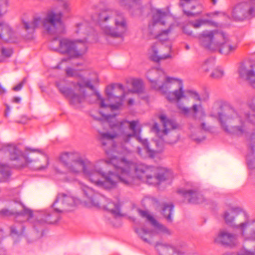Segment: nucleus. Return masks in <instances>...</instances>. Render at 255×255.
<instances>
[{
	"label": "nucleus",
	"instance_id": "f257e3e1",
	"mask_svg": "<svg viewBox=\"0 0 255 255\" xmlns=\"http://www.w3.org/2000/svg\"><path fill=\"white\" fill-rule=\"evenodd\" d=\"M104 160L97 161L89 181L95 185L106 189L115 188L119 182L127 185L133 183L135 177L146 182L148 184L157 185L166 179L163 171L159 168L148 166L142 163L135 164L125 158L119 159L113 156L106 162L112 164L115 172H105L101 166Z\"/></svg>",
	"mask_w": 255,
	"mask_h": 255
},
{
	"label": "nucleus",
	"instance_id": "f03ea898",
	"mask_svg": "<svg viewBox=\"0 0 255 255\" xmlns=\"http://www.w3.org/2000/svg\"><path fill=\"white\" fill-rule=\"evenodd\" d=\"M151 87L160 92L171 103H176L181 114H192L195 121H202L206 117L202 105L204 99L193 90L184 89L183 81L179 78L168 76L161 69L153 68L146 75Z\"/></svg>",
	"mask_w": 255,
	"mask_h": 255
},
{
	"label": "nucleus",
	"instance_id": "7ed1b4c3",
	"mask_svg": "<svg viewBox=\"0 0 255 255\" xmlns=\"http://www.w3.org/2000/svg\"><path fill=\"white\" fill-rule=\"evenodd\" d=\"M101 113L103 117L108 120H111L109 122V125L112 131L100 133L101 140L103 144H106L105 140H112L120 136V142L113 147V150L119 154L126 155L131 152V141L133 138H136L143 146V149L140 147L137 149L138 154L141 156L145 157L148 155L153 157L155 152L159 151L160 149H151L147 140L141 137V129L137 127L138 121L129 122L124 120L118 122L116 120L115 116L104 114L103 111H101Z\"/></svg>",
	"mask_w": 255,
	"mask_h": 255
},
{
	"label": "nucleus",
	"instance_id": "20e7f679",
	"mask_svg": "<svg viewBox=\"0 0 255 255\" xmlns=\"http://www.w3.org/2000/svg\"><path fill=\"white\" fill-rule=\"evenodd\" d=\"M211 117L218 118L222 128L230 133L241 135L250 132L255 125V115H251L243 109L236 110L229 107L217 113H212Z\"/></svg>",
	"mask_w": 255,
	"mask_h": 255
},
{
	"label": "nucleus",
	"instance_id": "39448f33",
	"mask_svg": "<svg viewBox=\"0 0 255 255\" xmlns=\"http://www.w3.org/2000/svg\"><path fill=\"white\" fill-rule=\"evenodd\" d=\"M92 30L87 22L78 23L76 27L75 33L82 37V39L72 40L67 38H55L50 42L49 48L53 51L67 54L72 57H81L86 52L87 36Z\"/></svg>",
	"mask_w": 255,
	"mask_h": 255
},
{
	"label": "nucleus",
	"instance_id": "423d86ee",
	"mask_svg": "<svg viewBox=\"0 0 255 255\" xmlns=\"http://www.w3.org/2000/svg\"><path fill=\"white\" fill-rule=\"evenodd\" d=\"M98 20L101 33L107 40L122 38L128 29L127 20L123 14L114 9L102 10L99 13Z\"/></svg>",
	"mask_w": 255,
	"mask_h": 255
},
{
	"label": "nucleus",
	"instance_id": "0eeeda50",
	"mask_svg": "<svg viewBox=\"0 0 255 255\" xmlns=\"http://www.w3.org/2000/svg\"><path fill=\"white\" fill-rule=\"evenodd\" d=\"M223 217L226 223L237 230L244 240L255 241V219H250L241 208L232 207Z\"/></svg>",
	"mask_w": 255,
	"mask_h": 255
},
{
	"label": "nucleus",
	"instance_id": "6e6552de",
	"mask_svg": "<svg viewBox=\"0 0 255 255\" xmlns=\"http://www.w3.org/2000/svg\"><path fill=\"white\" fill-rule=\"evenodd\" d=\"M59 159L68 172L74 175L82 173L88 181L92 179V175L97 162H92L88 158L81 156L77 152L62 153L59 156Z\"/></svg>",
	"mask_w": 255,
	"mask_h": 255
},
{
	"label": "nucleus",
	"instance_id": "1a4fd4ad",
	"mask_svg": "<svg viewBox=\"0 0 255 255\" xmlns=\"http://www.w3.org/2000/svg\"><path fill=\"white\" fill-rule=\"evenodd\" d=\"M59 92L69 100L70 104L76 109H81L85 102V88L94 89L91 81L86 78L80 77L77 83H68L65 80L56 82Z\"/></svg>",
	"mask_w": 255,
	"mask_h": 255
},
{
	"label": "nucleus",
	"instance_id": "9d476101",
	"mask_svg": "<svg viewBox=\"0 0 255 255\" xmlns=\"http://www.w3.org/2000/svg\"><path fill=\"white\" fill-rule=\"evenodd\" d=\"M8 153L11 160L15 161L14 165L17 167L28 166L35 170H44L49 164L48 158L41 156L40 158H34L32 155L23 153L14 144H6L2 146L0 149V156Z\"/></svg>",
	"mask_w": 255,
	"mask_h": 255
},
{
	"label": "nucleus",
	"instance_id": "9b49d317",
	"mask_svg": "<svg viewBox=\"0 0 255 255\" xmlns=\"http://www.w3.org/2000/svg\"><path fill=\"white\" fill-rule=\"evenodd\" d=\"M62 15L60 12L56 13L53 10H49L43 19L35 17L30 22H23V25L24 29L29 33H32L35 29L43 26L49 33L53 34L61 31L58 29V27H63L61 21Z\"/></svg>",
	"mask_w": 255,
	"mask_h": 255
},
{
	"label": "nucleus",
	"instance_id": "f8f14e48",
	"mask_svg": "<svg viewBox=\"0 0 255 255\" xmlns=\"http://www.w3.org/2000/svg\"><path fill=\"white\" fill-rule=\"evenodd\" d=\"M106 93L107 97L106 100H103L98 93H94L92 96L100 101L101 108L109 109L111 111L118 109L126 96L124 86L120 84L108 86L106 89Z\"/></svg>",
	"mask_w": 255,
	"mask_h": 255
},
{
	"label": "nucleus",
	"instance_id": "ddd939ff",
	"mask_svg": "<svg viewBox=\"0 0 255 255\" xmlns=\"http://www.w3.org/2000/svg\"><path fill=\"white\" fill-rule=\"evenodd\" d=\"M80 188L87 202L95 206H103L115 216L121 215L120 204L119 201H110L106 197L96 192L93 188L85 184L81 183Z\"/></svg>",
	"mask_w": 255,
	"mask_h": 255
},
{
	"label": "nucleus",
	"instance_id": "4468645a",
	"mask_svg": "<svg viewBox=\"0 0 255 255\" xmlns=\"http://www.w3.org/2000/svg\"><path fill=\"white\" fill-rule=\"evenodd\" d=\"M173 18L169 13L162 11L161 10H157L153 15V24L152 26L156 28H160V26H168V28L162 31L157 35V38L161 42L166 41L168 39V36L173 29Z\"/></svg>",
	"mask_w": 255,
	"mask_h": 255
},
{
	"label": "nucleus",
	"instance_id": "2eb2a0df",
	"mask_svg": "<svg viewBox=\"0 0 255 255\" xmlns=\"http://www.w3.org/2000/svg\"><path fill=\"white\" fill-rule=\"evenodd\" d=\"M198 37L203 47L212 51L216 50L217 44L221 43V39L225 38L223 32L208 30L202 32Z\"/></svg>",
	"mask_w": 255,
	"mask_h": 255
},
{
	"label": "nucleus",
	"instance_id": "dca6fc26",
	"mask_svg": "<svg viewBox=\"0 0 255 255\" xmlns=\"http://www.w3.org/2000/svg\"><path fill=\"white\" fill-rule=\"evenodd\" d=\"M171 42L168 41L166 45L163 43H156L153 45L149 52L150 59L155 62H159L172 58Z\"/></svg>",
	"mask_w": 255,
	"mask_h": 255
},
{
	"label": "nucleus",
	"instance_id": "f3484780",
	"mask_svg": "<svg viewBox=\"0 0 255 255\" xmlns=\"http://www.w3.org/2000/svg\"><path fill=\"white\" fill-rule=\"evenodd\" d=\"M78 201L73 197L63 194H59L52 206L58 212L70 211L77 203Z\"/></svg>",
	"mask_w": 255,
	"mask_h": 255
},
{
	"label": "nucleus",
	"instance_id": "a211bd4d",
	"mask_svg": "<svg viewBox=\"0 0 255 255\" xmlns=\"http://www.w3.org/2000/svg\"><path fill=\"white\" fill-rule=\"evenodd\" d=\"M214 241L231 247L235 246L238 244V235L223 229L219 232Z\"/></svg>",
	"mask_w": 255,
	"mask_h": 255
},
{
	"label": "nucleus",
	"instance_id": "6ab92c4d",
	"mask_svg": "<svg viewBox=\"0 0 255 255\" xmlns=\"http://www.w3.org/2000/svg\"><path fill=\"white\" fill-rule=\"evenodd\" d=\"M21 210L17 211L16 210H9L7 209H3L0 210V215L3 216H9L11 215H14L15 221L21 222L22 221L29 220L32 217V211L26 208L21 204H19Z\"/></svg>",
	"mask_w": 255,
	"mask_h": 255
},
{
	"label": "nucleus",
	"instance_id": "aec40b11",
	"mask_svg": "<svg viewBox=\"0 0 255 255\" xmlns=\"http://www.w3.org/2000/svg\"><path fill=\"white\" fill-rule=\"evenodd\" d=\"M254 9L246 2L241 3L237 4L233 9V17L238 20H242L245 18L252 15Z\"/></svg>",
	"mask_w": 255,
	"mask_h": 255
},
{
	"label": "nucleus",
	"instance_id": "412c9836",
	"mask_svg": "<svg viewBox=\"0 0 255 255\" xmlns=\"http://www.w3.org/2000/svg\"><path fill=\"white\" fill-rule=\"evenodd\" d=\"M156 250L160 255H183L184 252L179 248L169 244H157Z\"/></svg>",
	"mask_w": 255,
	"mask_h": 255
},
{
	"label": "nucleus",
	"instance_id": "4be33fe9",
	"mask_svg": "<svg viewBox=\"0 0 255 255\" xmlns=\"http://www.w3.org/2000/svg\"><path fill=\"white\" fill-rule=\"evenodd\" d=\"M239 74L241 78L248 81L255 89V65L247 67L242 65L239 69Z\"/></svg>",
	"mask_w": 255,
	"mask_h": 255
},
{
	"label": "nucleus",
	"instance_id": "5701e85b",
	"mask_svg": "<svg viewBox=\"0 0 255 255\" xmlns=\"http://www.w3.org/2000/svg\"><path fill=\"white\" fill-rule=\"evenodd\" d=\"M178 192L187 199L188 202L190 203H200L204 200L203 196L197 193L195 190L183 188L179 189Z\"/></svg>",
	"mask_w": 255,
	"mask_h": 255
},
{
	"label": "nucleus",
	"instance_id": "b1692460",
	"mask_svg": "<svg viewBox=\"0 0 255 255\" xmlns=\"http://www.w3.org/2000/svg\"><path fill=\"white\" fill-rule=\"evenodd\" d=\"M138 212L141 217L146 218L150 222L154 227L156 232L170 234L169 230L166 227L159 224L152 216L148 214L147 211L139 210Z\"/></svg>",
	"mask_w": 255,
	"mask_h": 255
},
{
	"label": "nucleus",
	"instance_id": "393cba45",
	"mask_svg": "<svg viewBox=\"0 0 255 255\" xmlns=\"http://www.w3.org/2000/svg\"><path fill=\"white\" fill-rule=\"evenodd\" d=\"M225 37L224 39H221V43L217 44L216 49H219L221 53L226 55L234 51L237 48V46L231 43L228 36L225 33Z\"/></svg>",
	"mask_w": 255,
	"mask_h": 255
},
{
	"label": "nucleus",
	"instance_id": "a878e982",
	"mask_svg": "<svg viewBox=\"0 0 255 255\" xmlns=\"http://www.w3.org/2000/svg\"><path fill=\"white\" fill-rule=\"evenodd\" d=\"M159 119L164 127V129L162 131L163 134H167L169 131L175 129L178 127L177 124L174 120L167 118L164 115H161L159 116Z\"/></svg>",
	"mask_w": 255,
	"mask_h": 255
},
{
	"label": "nucleus",
	"instance_id": "bb28decb",
	"mask_svg": "<svg viewBox=\"0 0 255 255\" xmlns=\"http://www.w3.org/2000/svg\"><path fill=\"white\" fill-rule=\"evenodd\" d=\"M135 231L144 242L149 244H152V237L154 234V231L148 230L144 227L136 229Z\"/></svg>",
	"mask_w": 255,
	"mask_h": 255
},
{
	"label": "nucleus",
	"instance_id": "cd10ccee",
	"mask_svg": "<svg viewBox=\"0 0 255 255\" xmlns=\"http://www.w3.org/2000/svg\"><path fill=\"white\" fill-rule=\"evenodd\" d=\"M58 220V216L55 213H50L49 212H46L43 213L42 216L40 217L37 222L40 224L47 223L54 224Z\"/></svg>",
	"mask_w": 255,
	"mask_h": 255
},
{
	"label": "nucleus",
	"instance_id": "c85d7f7f",
	"mask_svg": "<svg viewBox=\"0 0 255 255\" xmlns=\"http://www.w3.org/2000/svg\"><path fill=\"white\" fill-rule=\"evenodd\" d=\"M13 32L9 25L5 22H0V38L7 41L11 39Z\"/></svg>",
	"mask_w": 255,
	"mask_h": 255
},
{
	"label": "nucleus",
	"instance_id": "c756f323",
	"mask_svg": "<svg viewBox=\"0 0 255 255\" xmlns=\"http://www.w3.org/2000/svg\"><path fill=\"white\" fill-rule=\"evenodd\" d=\"M254 145H250V149L252 151L251 154L247 156V162L249 167L251 169V175L254 177L255 175V157L254 155Z\"/></svg>",
	"mask_w": 255,
	"mask_h": 255
},
{
	"label": "nucleus",
	"instance_id": "7c9ffc66",
	"mask_svg": "<svg viewBox=\"0 0 255 255\" xmlns=\"http://www.w3.org/2000/svg\"><path fill=\"white\" fill-rule=\"evenodd\" d=\"M173 209V206L171 204H165L163 205L162 211V214L168 222H171L172 220L171 215L172 214Z\"/></svg>",
	"mask_w": 255,
	"mask_h": 255
},
{
	"label": "nucleus",
	"instance_id": "2f4dec72",
	"mask_svg": "<svg viewBox=\"0 0 255 255\" xmlns=\"http://www.w3.org/2000/svg\"><path fill=\"white\" fill-rule=\"evenodd\" d=\"M24 221H22L23 222ZM21 222H17L16 221V223L11 227L10 228V232L11 234L12 235L20 236L22 235L24 230V227L21 224H20Z\"/></svg>",
	"mask_w": 255,
	"mask_h": 255
},
{
	"label": "nucleus",
	"instance_id": "473e14b6",
	"mask_svg": "<svg viewBox=\"0 0 255 255\" xmlns=\"http://www.w3.org/2000/svg\"><path fill=\"white\" fill-rule=\"evenodd\" d=\"M9 175V167L5 165L0 164V182L7 180Z\"/></svg>",
	"mask_w": 255,
	"mask_h": 255
},
{
	"label": "nucleus",
	"instance_id": "72a5a7b5",
	"mask_svg": "<svg viewBox=\"0 0 255 255\" xmlns=\"http://www.w3.org/2000/svg\"><path fill=\"white\" fill-rule=\"evenodd\" d=\"M132 90H130V93H140L143 89L142 81L139 79H134L132 82Z\"/></svg>",
	"mask_w": 255,
	"mask_h": 255
},
{
	"label": "nucleus",
	"instance_id": "f704fd0d",
	"mask_svg": "<svg viewBox=\"0 0 255 255\" xmlns=\"http://www.w3.org/2000/svg\"><path fill=\"white\" fill-rule=\"evenodd\" d=\"M215 65V61L213 59H208L205 61L201 66L200 70L202 72L207 73L212 69Z\"/></svg>",
	"mask_w": 255,
	"mask_h": 255
},
{
	"label": "nucleus",
	"instance_id": "c9c22d12",
	"mask_svg": "<svg viewBox=\"0 0 255 255\" xmlns=\"http://www.w3.org/2000/svg\"><path fill=\"white\" fill-rule=\"evenodd\" d=\"M197 0H181L179 5L183 8V11L186 15L190 16V15L193 14V13L188 11L186 10V7L188 5H190V2H195Z\"/></svg>",
	"mask_w": 255,
	"mask_h": 255
},
{
	"label": "nucleus",
	"instance_id": "e433bc0d",
	"mask_svg": "<svg viewBox=\"0 0 255 255\" xmlns=\"http://www.w3.org/2000/svg\"><path fill=\"white\" fill-rule=\"evenodd\" d=\"M224 75L223 69L219 67L215 68L211 74V77L215 79H220Z\"/></svg>",
	"mask_w": 255,
	"mask_h": 255
},
{
	"label": "nucleus",
	"instance_id": "4c0bfd02",
	"mask_svg": "<svg viewBox=\"0 0 255 255\" xmlns=\"http://www.w3.org/2000/svg\"><path fill=\"white\" fill-rule=\"evenodd\" d=\"M232 255H255V248L249 249L243 248L239 251L234 253Z\"/></svg>",
	"mask_w": 255,
	"mask_h": 255
},
{
	"label": "nucleus",
	"instance_id": "58836bf2",
	"mask_svg": "<svg viewBox=\"0 0 255 255\" xmlns=\"http://www.w3.org/2000/svg\"><path fill=\"white\" fill-rule=\"evenodd\" d=\"M119 2L120 4L122 6H125L128 8L131 6L130 3L132 2L133 4L136 3V1L138 0H117Z\"/></svg>",
	"mask_w": 255,
	"mask_h": 255
},
{
	"label": "nucleus",
	"instance_id": "ea45409f",
	"mask_svg": "<svg viewBox=\"0 0 255 255\" xmlns=\"http://www.w3.org/2000/svg\"><path fill=\"white\" fill-rule=\"evenodd\" d=\"M66 73L68 77H80L77 70L72 68H67Z\"/></svg>",
	"mask_w": 255,
	"mask_h": 255
},
{
	"label": "nucleus",
	"instance_id": "a19ab883",
	"mask_svg": "<svg viewBox=\"0 0 255 255\" xmlns=\"http://www.w3.org/2000/svg\"><path fill=\"white\" fill-rule=\"evenodd\" d=\"M8 5V0H0V15L6 12V9Z\"/></svg>",
	"mask_w": 255,
	"mask_h": 255
},
{
	"label": "nucleus",
	"instance_id": "79ce46f5",
	"mask_svg": "<svg viewBox=\"0 0 255 255\" xmlns=\"http://www.w3.org/2000/svg\"><path fill=\"white\" fill-rule=\"evenodd\" d=\"M207 22L206 20L203 19H198L195 21H193L190 23L191 25L194 28H198L200 27L202 25L205 24Z\"/></svg>",
	"mask_w": 255,
	"mask_h": 255
},
{
	"label": "nucleus",
	"instance_id": "37998d69",
	"mask_svg": "<svg viewBox=\"0 0 255 255\" xmlns=\"http://www.w3.org/2000/svg\"><path fill=\"white\" fill-rule=\"evenodd\" d=\"M1 53L3 57L8 58L12 55V50L10 48H2L1 50Z\"/></svg>",
	"mask_w": 255,
	"mask_h": 255
},
{
	"label": "nucleus",
	"instance_id": "c03bdc74",
	"mask_svg": "<svg viewBox=\"0 0 255 255\" xmlns=\"http://www.w3.org/2000/svg\"><path fill=\"white\" fill-rule=\"evenodd\" d=\"M62 8L64 12H69L71 10L70 2L68 1H63L62 5Z\"/></svg>",
	"mask_w": 255,
	"mask_h": 255
},
{
	"label": "nucleus",
	"instance_id": "a18cd8bd",
	"mask_svg": "<svg viewBox=\"0 0 255 255\" xmlns=\"http://www.w3.org/2000/svg\"><path fill=\"white\" fill-rule=\"evenodd\" d=\"M194 2H190V5H188L186 7V10L188 11H190L191 12L193 13V14L191 15L190 16L195 15H198L200 14L201 12V11H199L197 12H193L192 10L195 8V5L193 4Z\"/></svg>",
	"mask_w": 255,
	"mask_h": 255
},
{
	"label": "nucleus",
	"instance_id": "49530a36",
	"mask_svg": "<svg viewBox=\"0 0 255 255\" xmlns=\"http://www.w3.org/2000/svg\"><path fill=\"white\" fill-rule=\"evenodd\" d=\"M248 105L253 112H255V97L248 102Z\"/></svg>",
	"mask_w": 255,
	"mask_h": 255
},
{
	"label": "nucleus",
	"instance_id": "de8ad7c7",
	"mask_svg": "<svg viewBox=\"0 0 255 255\" xmlns=\"http://www.w3.org/2000/svg\"><path fill=\"white\" fill-rule=\"evenodd\" d=\"M183 31L184 33L188 35H191L192 33L191 29L188 26H184L183 28Z\"/></svg>",
	"mask_w": 255,
	"mask_h": 255
},
{
	"label": "nucleus",
	"instance_id": "09e8293b",
	"mask_svg": "<svg viewBox=\"0 0 255 255\" xmlns=\"http://www.w3.org/2000/svg\"><path fill=\"white\" fill-rule=\"evenodd\" d=\"M204 119L202 121H196V122H198L200 124V128L204 130H207L209 129L208 127L206 125V123L203 122Z\"/></svg>",
	"mask_w": 255,
	"mask_h": 255
},
{
	"label": "nucleus",
	"instance_id": "8fccbe9b",
	"mask_svg": "<svg viewBox=\"0 0 255 255\" xmlns=\"http://www.w3.org/2000/svg\"><path fill=\"white\" fill-rule=\"evenodd\" d=\"M25 151L26 152H30L31 153L32 152H38V153H42V151L41 150L38 149H32L29 147H26L25 148Z\"/></svg>",
	"mask_w": 255,
	"mask_h": 255
},
{
	"label": "nucleus",
	"instance_id": "3c124183",
	"mask_svg": "<svg viewBox=\"0 0 255 255\" xmlns=\"http://www.w3.org/2000/svg\"><path fill=\"white\" fill-rule=\"evenodd\" d=\"M152 130L154 131H155L158 134V136H161L160 135V131L159 129L158 126L157 124H155L153 125Z\"/></svg>",
	"mask_w": 255,
	"mask_h": 255
},
{
	"label": "nucleus",
	"instance_id": "603ef678",
	"mask_svg": "<svg viewBox=\"0 0 255 255\" xmlns=\"http://www.w3.org/2000/svg\"><path fill=\"white\" fill-rule=\"evenodd\" d=\"M63 180L66 182H72L76 180V178L74 176H67L63 178Z\"/></svg>",
	"mask_w": 255,
	"mask_h": 255
},
{
	"label": "nucleus",
	"instance_id": "864d4df0",
	"mask_svg": "<svg viewBox=\"0 0 255 255\" xmlns=\"http://www.w3.org/2000/svg\"><path fill=\"white\" fill-rule=\"evenodd\" d=\"M23 82L18 84L17 86L13 87V90L15 91H18L20 90L23 86Z\"/></svg>",
	"mask_w": 255,
	"mask_h": 255
},
{
	"label": "nucleus",
	"instance_id": "5fc2aeb1",
	"mask_svg": "<svg viewBox=\"0 0 255 255\" xmlns=\"http://www.w3.org/2000/svg\"><path fill=\"white\" fill-rule=\"evenodd\" d=\"M6 111L5 112L4 115H5V117H7L8 116V112L10 111V108H9V107L7 105H6Z\"/></svg>",
	"mask_w": 255,
	"mask_h": 255
},
{
	"label": "nucleus",
	"instance_id": "6e6d98bb",
	"mask_svg": "<svg viewBox=\"0 0 255 255\" xmlns=\"http://www.w3.org/2000/svg\"><path fill=\"white\" fill-rule=\"evenodd\" d=\"M12 101L16 103H19L20 101V98L18 97H14Z\"/></svg>",
	"mask_w": 255,
	"mask_h": 255
},
{
	"label": "nucleus",
	"instance_id": "4d7b16f0",
	"mask_svg": "<svg viewBox=\"0 0 255 255\" xmlns=\"http://www.w3.org/2000/svg\"><path fill=\"white\" fill-rule=\"evenodd\" d=\"M128 105L131 106L134 104V100L132 99H130L128 102Z\"/></svg>",
	"mask_w": 255,
	"mask_h": 255
},
{
	"label": "nucleus",
	"instance_id": "13d9d810",
	"mask_svg": "<svg viewBox=\"0 0 255 255\" xmlns=\"http://www.w3.org/2000/svg\"><path fill=\"white\" fill-rule=\"evenodd\" d=\"M5 92V89L0 85V94L4 93Z\"/></svg>",
	"mask_w": 255,
	"mask_h": 255
},
{
	"label": "nucleus",
	"instance_id": "bf43d9fd",
	"mask_svg": "<svg viewBox=\"0 0 255 255\" xmlns=\"http://www.w3.org/2000/svg\"><path fill=\"white\" fill-rule=\"evenodd\" d=\"M191 138H192V139L194 140H197V141H198L199 140V139L195 137L194 135H191Z\"/></svg>",
	"mask_w": 255,
	"mask_h": 255
},
{
	"label": "nucleus",
	"instance_id": "052dcab7",
	"mask_svg": "<svg viewBox=\"0 0 255 255\" xmlns=\"http://www.w3.org/2000/svg\"><path fill=\"white\" fill-rule=\"evenodd\" d=\"M213 4H215L217 2V0H212Z\"/></svg>",
	"mask_w": 255,
	"mask_h": 255
},
{
	"label": "nucleus",
	"instance_id": "680f3d73",
	"mask_svg": "<svg viewBox=\"0 0 255 255\" xmlns=\"http://www.w3.org/2000/svg\"><path fill=\"white\" fill-rule=\"evenodd\" d=\"M185 48H186V50H189V49H190V47H189V45H186L185 46Z\"/></svg>",
	"mask_w": 255,
	"mask_h": 255
},
{
	"label": "nucleus",
	"instance_id": "e2e57ef3",
	"mask_svg": "<svg viewBox=\"0 0 255 255\" xmlns=\"http://www.w3.org/2000/svg\"><path fill=\"white\" fill-rule=\"evenodd\" d=\"M55 170H56V172H58V173H62V172H61V171H60V170H59L58 169H57V168H55Z\"/></svg>",
	"mask_w": 255,
	"mask_h": 255
},
{
	"label": "nucleus",
	"instance_id": "0e129e2a",
	"mask_svg": "<svg viewBox=\"0 0 255 255\" xmlns=\"http://www.w3.org/2000/svg\"><path fill=\"white\" fill-rule=\"evenodd\" d=\"M3 61V59L2 57L0 56V62H2Z\"/></svg>",
	"mask_w": 255,
	"mask_h": 255
},
{
	"label": "nucleus",
	"instance_id": "69168bd1",
	"mask_svg": "<svg viewBox=\"0 0 255 255\" xmlns=\"http://www.w3.org/2000/svg\"><path fill=\"white\" fill-rule=\"evenodd\" d=\"M177 140V139H176L174 141L171 142V143H174V142H176Z\"/></svg>",
	"mask_w": 255,
	"mask_h": 255
},
{
	"label": "nucleus",
	"instance_id": "338daca9",
	"mask_svg": "<svg viewBox=\"0 0 255 255\" xmlns=\"http://www.w3.org/2000/svg\"><path fill=\"white\" fill-rule=\"evenodd\" d=\"M254 138L253 137L252 138V140L253 141H254Z\"/></svg>",
	"mask_w": 255,
	"mask_h": 255
},
{
	"label": "nucleus",
	"instance_id": "774afa93",
	"mask_svg": "<svg viewBox=\"0 0 255 255\" xmlns=\"http://www.w3.org/2000/svg\"><path fill=\"white\" fill-rule=\"evenodd\" d=\"M65 61L66 60L65 59H63L62 61L63 62V61Z\"/></svg>",
	"mask_w": 255,
	"mask_h": 255
}]
</instances>
